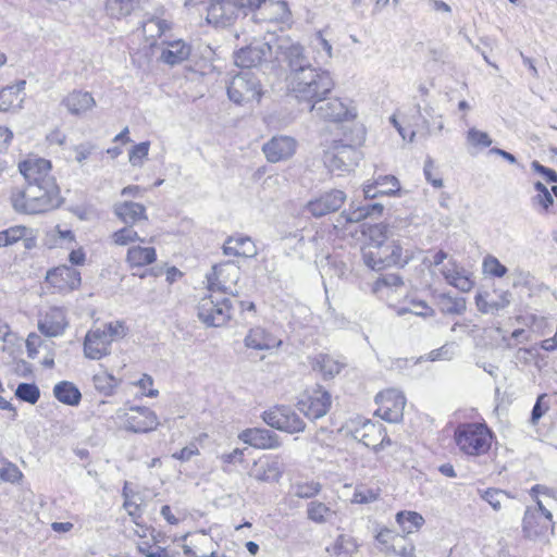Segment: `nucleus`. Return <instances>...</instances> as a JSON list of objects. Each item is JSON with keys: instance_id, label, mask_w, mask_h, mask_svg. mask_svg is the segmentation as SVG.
I'll return each instance as SVG.
<instances>
[{"instance_id": "nucleus-1", "label": "nucleus", "mask_w": 557, "mask_h": 557, "mask_svg": "<svg viewBox=\"0 0 557 557\" xmlns=\"http://www.w3.org/2000/svg\"><path fill=\"white\" fill-rule=\"evenodd\" d=\"M278 51L287 69L286 87L298 101L309 107L314 102H324L335 83L331 73L320 66H313L298 42L281 44Z\"/></svg>"}, {"instance_id": "nucleus-2", "label": "nucleus", "mask_w": 557, "mask_h": 557, "mask_svg": "<svg viewBox=\"0 0 557 557\" xmlns=\"http://www.w3.org/2000/svg\"><path fill=\"white\" fill-rule=\"evenodd\" d=\"M454 440L461 453L480 457L491 449L493 433L483 423H463L456 429Z\"/></svg>"}, {"instance_id": "nucleus-3", "label": "nucleus", "mask_w": 557, "mask_h": 557, "mask_svg": "<svg viewBox=\"0 0 557 557\" xmlns=\"http://www.w3.org/2000/svg\"><path fill=\"white\" fill-rule=\"evenodd\" d=\"M412 258L413 252L394 239L377 249H362L364 264L374 271L392 265L405 267Z\"/></svg>"}, {"instance_id": "nucleus-4", "label": "nucleus", "mask_w": 557, "mask_h": 557, "mask_svg": "<svg viewBox=\"0 0 557 557\" xmlns=\"http://www.w3.org/2000/svg\"><path fill=\"white\" fill-rule=\"evenodd\" d=\"M554 530L553 515L540 499L536 500V507L527 508L522 521L524 537L546 543L549 534H554Z\"/></svg>"}, {"instance_id": "nucleus-5", "label": "nucleus", "mask_w": 557, "mask_h": 557, "mask_svg": "<svg viewBox=\"0 0 557 557\" xmlns=\"http://www.w3.org/2000/svg\"><path fill=\"white\" fill-rule=\"evenodd\" d=\"M197 309L199 320L208 327H221L232 318L231 300L221 294L202 297Z\"/></svg>"}, {"instance_id": "nucleus-6", "label": "nucleus", "mask_w": 557, "mask_h": 557, "mask_svg": "<svg viewBox=\"0 0 557 557\" xmlns=\"http://www.w3.org/2000/svg\"><path fill=\"white\" fill-rule=\"evenodd\" d=\"M227 95L237 104L259 100L262 95L260 81L251 71H242L231 79Z\"/></svg>"}, {"instance_id": "nucleus-7", "label": "nucleus", "mask_w": 557, "mask_h": 557, "mask_svg": "<svg viewBox=\"0 0 557 557\" xmlns=\"http://www.w3.org/2000/svg\"><path fill=\"white\" fill-rule=\"evenodd\" d=\"M262 420L269 426L289 434L304 432L306 423L296 411L288 406H274L265 410Z\"/></svg>"}, {"instance_id": "nucleus-8", "label": "nucleus", "mask_w": 557, "mask_h": 557, "mask_svg": "<svg viewBox=\"0 0 557 557\" xmlns=\"http://www.w3.org/2000/svg\"><path fill=\"white\" fill-rule=\"evenodd\" d=\"M239 276L240 270L233 262L213 265L211 272L206 276L208 290L211 293L235 295L237 293L236 284Z\"/></svg>"}, {"instance_id": "nucleus-9", "label": "nucleus", "mask_w": 557, "mask_h": 557, "mask_svg": "<svg viewBox=\"0 0 557 557\" xmlns=\"http://www.w3.org/2000/svg\"><path fill=\"white\" fill-rule=\"evenodd\" d=\"M125 430L134 433H148L156 430L159 419L154 411L147 407H131L116 412Z\"/></svg>"}, {"instance_id": "nucleus-10", "label": "nucleus", "mask_w": 557, "mask_h": 557, "mask_svg": "<svg viewBox=\"0 0 557 557\" xmlns=\"http://www.w3.org/2000/svg\"><path fill=\"white\" fill-rule=\"evenodd\" d=\"M361 158L362 153L355 146L335 141L325 153L324 163L331 172H349Z\"/></svg>"}, {"instance_id": "nucleus-11", "label": "nucleus", "mask_w": 557, "mask_h": 557, "mask_svg": "<svg viewBox=\"0 0 557 557\" xmlns=\"http://www.w3.org/2000/svg\"><path fill=\"white\" fill-rule=\"evenodd\" d=\"M379 405V414L388 422H399L403 419L406 398L404 394L395 388L379 393L375 397Z\"/></svg>"}, {"instance_id": "nucleus-12", "label": "nucleus", "mask_w": 557, "mask_h": 557, "mask_svg": "<svg viewBox=\"0 0 557 557\" xmlns=\"http://www.w3.org/2000/svg\"><path fill=\"white\" fill-rule=\"evenodd\" d=\"M20 171L27 184L58 186L51 175V162L42 158H29L20 163Z\"/></svg>"}, {"instance_id": "nucleus-13", "label": "nucleus", "mask_w": 557, "mask_h": 557, "mask_svg": "<svg viewBox=\"0 0 557 557\" xmlns=\"http://www.w3.org/2000/svg\"><path fill=\"white\" fill-rule=\"evenodd\" d=\"M351 434L355 440L372 448L374 451H379V449L391 444V440L386 435L384 426L381 423L370 420L363 421Z\"/></svg>"}, {"instance_id": "nucleus-14", "label": "nucleus", "mask_w": 557, "mask_h": 557, "mask_svg": "<svg viewBox=\"0 0 557 557\" xmlns=\"http://www.w3.org/2000/svg\"><path fill=\"white\" fill-rule=\"evenodd\" d=\"M296 149V139L286 135L273 136L262 146V152L271 163H277L290 159L295 154Z\"/></svg>"}, {"instance_id": "nucleus-15", "label": "nucleus", "mask_w": 557, "mask_h": 557, "mask_svg": "<svg viewBox=\"0 0 557 557\" xmlns=\"http://www.w3.org/2000/svg\"><path fill=\"white\" fill-rule=\"evenodd\" d=\"M272 54V48L268 42L256 41L235 52V64L243 69L257 67L267 61Z\"/></svg>"}, {"instance_id": "nucleus-16", "label": "nucleus", "mask_w": 557, "mask_h": 557, "mask_svg": "<svg viewBox=\"0 0 557 557\" xmlns=\"http://www.w3.org/2000/svg\"><path fill=\"white\" fill-rule=\"evenodd\" d=\"M332 399L329 392L317 388L307 398L298 403V409L310 420L324 417L331 408Z\"/></svg>"}, {"instance_id": "nucleus-17", "label": "nucleus", "mask_w": 557, "mask_h": 557, "mask_svg": "<svg viewBox=\"0 0 557 557\" xmlns=\"http://www.w3.org/2000/svg\"><path fill=\"white\" fill-rule=\"evenodd\" d=\"M238 11L233 0H212L207 10V22L218 27L230 26L237 18Z\"/></svg>"}, {"instance_id": "nucleus-18", "label": "nucleus", "mask_w": 557, "mask_h": 557, "mask_svg": "<svg viewBox=\"0 0 557 557\" xmlns=\"http://www.w3.org/2000/svg\"><path fill=\"white\" fill-rule=\"evenodd\" d=\"M46 280L60 293L78 288L82 281L79 271L69 265H61L48 271Z\"/></svg>"}, {"instance_id": "nucleus-19", "label": "nucleus", "mask_w": 557, "mask_h": 557, "mask_svg": "<svg viewBox=\"0 0 557 557\" xmlns=\"http://www.w3.org/2000/svg\"><path fill=\"white\" fill-rule=\"evenodd\" d=\"M244 345L248 349L271 351L281 347L282 339L263 326H255L247 332Z\"/></svg>"}, {"instance_id": "nucleus-20", "label": "nucleus", "mask_w": 557, "mask_h": 557, "mask_svg": "<svg viewBox=\"0 0 557 557\" xmlns=\"http://www.w3.org/2000/svg\"><path fill=\"white\" fill-rule=\"evenodd\" d=\"M346 199V196L344 191L338 189H333L331 191H327L320 197L310 200L306 209L308 212H310L313 216L320 218L325 214H329L331 212H334L338 210L342 205L344 203Z\"/></svg>"}, {"instance_id": "nucleus-21", "label": "nucleus", "mask_w": 557, "mask_h": 557, "mask_svg": "<svg viewBox=\"0 0 557 557\" xmlns=\"http://www.w3.org/2000/svg\"><path fill=\"white\" fill-rule=\"evenodd\" d=\"M238 437L244 443L258 449H275L282 445L280 436L268 429H246Z\"/></svg>"}, {"instance_id": "nucleus-22", "label": "nucleus", "mask_w": 557, "mask_h": 557, "mask_svg": "<svg viewBox=\"0 0 557 557\" xmlns=\"http://www.w3.org/2000/svg\"><path fill=\"white\" fill-rule=\"evenodd\" d=\"M110 334L106 330L97 327L90 330L84 341V352L89 359L98 360L110 352Z\"/></svg>"}, {"instance_id": "nucleus-23", "label": "nucleus", "mask_w": 557, "mask_h": 557, "mask_svg": "<svg viewBox=\"0 0 557 557\" xmlns=\"http://www.w3.org/2000/svg\"><path fill=\"white\" fill-rule=\"evenodd\" d=\"M314 102L309 107L310 112L317 116L329 121H343L352 116L348 106L339 98L327 99L322 104Z\"/></svg>"}, {"instance_id": "nucleus-24", "label": "nucleus", "mask_w": 557, "mask_h": 557, "mask_svg": "<svg viewBox=\"0 0 557 557\" xmlns=\"http://www.w3.org/2000/svg\"><path fill=\"white\" fill-rule=\"evenodd\" d=\"M67 326L64 309L59 307L50 308L39 320L38 330L48 337H57L63 334Z\"/></svg>"}, {"instance_id": "nucleus-25", "label": "nucleus", "mask_w": 557, "mask_h": 557, "mask_svg": "<svg viewBox=\"0 0 557 557\" xmlns=\"http://www.w3.org/2000/svg\"><path fill=\"white\" fill-rule=\"evenodd\" d=\"M283 463L278 457L267 458L253 463L249 475L259 482H277L283 474Z\"/></svg>"}, {"instance_id": "nucleus-26", "label": "nucleus", "mask_w": 557, "mask_h": 557, "mask_svg": "<svg viewBox=\"0 0 557 557\" xmlns=\"http://www.w3.org/2000/svg\"><path fill=\"white\" fill-rule=\"evenodd\" d=\"M445 281L459 289L460 292H470L474 285V282L467 273V271L460 267L455 260H449L441 270Z\"/></svg>"}, {"instance_id": "nucleus-27", "label": "nucleus", "mask_w": 557, "mask_h": 557, "mask_svg": "<svg viewBox=\"0 0 557 557\" xmlns=\"http://www.w3.org/2000/svg\"><path fill=\"white\" fill-rule=\"evenodd\" d=\"M30 193L35 198V208L41 213L52 210L59 205V187L51 185L28 184Z\"/></svg>"}, {"instance_id": "nucleus-28", "label": "nucleus", "mask_w": 557, "mask_h": 557, "mask_svg": "<svg viewBox=\"0 0 557 557\" xmlns=\"http://www.w3.org/2000/svg\"><path fill=\"white\" fill-rule=\"evenodd\" d=\"M113 212L125 225H135L148 220L145 206L134 201L116 202Z\"/></svg>"}, {"instance_id": "nucleus-29", "label": "nucleus", "mask_w": 557, "mask_h": 557, "mask_svg": "<svg viewBox=\"0 0 557 557\" xmlns=\"http://www.w3.org/2000/svg\"><path fill=\"white\" fill-rule=\"evenodd\" d=\"M346 367V362L329 354H319L313 358L312 369L319 371L323 379H333Z\"/></svg>"}, {"instance_id": "nucleus-30", "label": "nucleus", "mask_w": 557, "mask_h": 557, "mask_svg": "<svg viewBox=\"0 0 557 557\" xmlns=\"http://www.w3.org/2000/svg\"><path fill=\"white\" fill-rule=\"evenodd\" d=\"M13 209L18 213L24 214H40V210L35 208V198L33 197L28 184L23 188H15L10 196Z\"/></svg>"}, {"instance_id": "nucleus-31", "label": "nucleus", "mask_w": 557, "mask_h": 557, "mask_svg": "<svg viewBox=\"0 0 557 557\" xmlns=\"http://www.w3.org/2000/svg\"><path fill=\"white\" fill-rule=\"evenodd\" d=\"M223 252L226 256H238L252 258L257 255V248L250 237H230L223 245Z\"/></svg>"}, {"instance_id": "nucleus-32", "label": "nucleus", "mask_w": 557, "mask_h": 557, "mask_svg": "<svg viewBox=\"0 0 557 557\" xmlns=\"http://www.w3.org/2000/svg\"><path fill=\"white\" fill-rule=\"evenodd\" d=\"M64 106L72 114H82L95 107L96 101L90 92L74 90L63 100Z\"/></svg>"}, {"instance_id": "nucleus-33", "label": "nucleus", "mask_w": 557, "mask_h": 557, "mask_svg": "<svg viewBox=\"0 0 557 557\" xmlns=\"http://www.w3.org/2000/svg\"><path fill=\"white\" fill-rule=\"evenodd\" d=\"M399 189V182L395 176L380 177L374 184L366 185L363 194L367 199H373L377 195H393Z\"/></svg>"}, {"instance_id": "nucleus-34", "label": "nucleus", "mask_w": 557, "mask_h": 557, "mask_svg": "<svg viewBox=\"0 0 557 557\" xmlns=\"http://www.w3.org/2000/svg\"><path fill=\"white\" fill-rule=\"evenodd\" d=\"M191 48L183 40H174L168 44L166 49L161 53V60L170 65H175L187 60Z\"/></svg>"}, {"instance_id": "nucleus-35", "label": "nucleus", "mask_w": 557, "mask_h": 557, "mask_svg": "<svg viewBox=\"0 0 557 557\" xmlns=\"http://www.w3.org/2000/svg\"><path fill=\"white\" fill-rule=\"evenodd\" d=\"M157 259L153 247L132 246L126 253V262L131 268H143L153 263Z\"/></svg>"}, {"instance_id": "nucleus-36", "label": "nucleus", "mask_w": 557, "mask_h": 557, "mask_svg": "<svg viewBox=\"0 0 557 557\" xmlns=\"http://www.w3.org/2000/svg\"><path fill=\"white\" fill-rule=\"evenodd\" d=\"M53 396L62 404L77 406L82 399V393L77 386L70 381H61L53 387Z\"/></svg>"}, {"instance_id": "nucleus-37", "label": "nucleus", "mask_w": 557, "mask_h": 557, "mask_svg": "<svg viewBox=\"0 0 557 557\" xmlns=\"http://www.w3.org/2000/svg\"><path fill=\"white\" fill-rule=\"evenodd\" d=\"M396 522L404 533L411 534L419 531L425 520L422 515L417 511L403 510L396 513Z\"/></svg>"}, {"instance_id": "nucleus-38", "label": "nucleus", "mask_w": 557, "mask_h": 557, "mask_svg": "<svg viewBox=\"0 0 557 557\" xmlns=\"http://www.w3.org/2000/svg\"><path fill=\"white\" fill-rule=\"evenodd\" d=\"M139 0H107L106 11L114 18L128 16L138 5Z\"/></svg>"}, {"instance_id": "nucleus-39", "label": "nucleus", "mask_w": 557, "mask_h": 557, "mask_svg": "<svg viewBox=\"0 0 557 557\" xmlns=\"http://www.w3.org/2000/svg\"><path fill=\"white\" fill-rule=\"evenodd\" d=\"M168 27L166 22L159 17H150L141 24L143 35L150 46L154 45L157 38L160 37Z\"/></svg>"}, {"instance_id": "nucleus-40", "label": "nucleus", "mask_w": 557, "mask_h": 557, "mask_svg": "<svg viewBox=\"0 0 557 557\" xmlns=\"http://www.w3.org/2000/svg\"><path fill=\"white\" fill-rule=\"evenodd\" d=\"M383 206L379 202L367 203L359 206L349 212H343L346 215V221L350 223L359 222L368 216H379L382 214Z\"/></svg>"}, {"instance_id": "nucleus-41", "label": "nucleus", "mask_w": 557, "mask_h": 557, "mask_svg": "<svg viewBox=\"0 0 557 557\" xmlns=\"http://www.w3.org/2000/svg\"><path fill=\"white\" fill-rule=\"evenodd\" d=\"M475 304L480 312L482 313H495L499 310L505 309L509 306L510 299L509 294L504 292L498 300L488 301L483 295H478L475 297Z\"/></svg>"}, {"instance_id": "nucleus-42", "label": "nucleus", "mask_w": 557, "mask_h": 557, "mask_svg": "<svg viewBox=\"0 0 557 557\" xmlns=\"http://www.w3.org/2000/svg\"><path fill=\"white\" fill-rule=\"evenodd\" d=\"M358 549L356 540L346 534H341L333 546L335 557H352Z\"/></svg>"}, {"instance_id": "nucleus-43", "label": "nucleus", "mask_w": 557, "mask_h": 557, "mask_svg": "<svg viewBox=\"0 0 557 557\" xmlns=\"http://www.w3.org/2000/svg\"><path fill=\"white\" fill-rule=\"evenodd\" d=\"M333 515L329 506L321 502H310L307 506V517L315 523H324Z\"/></svg>"}, {"instance_id": "nucleus-44", "label": "nucleus", "mask_w": 557, "mask_h": 557, "mask_svg": "<svg viewBox=\"0 0 557 557\" xmlns=\"http://www.w3.org/2000/svg\"><path fill=\"white\" fill-rule=\"evenodd\" d=\"M440 309L443 313L461 314L466 310V300L462 297L440 296Z\"/></svg>"}, {"instance_id": "nucleus-45", "label": "nucleus", "mask_w": 557, "mask_h": 557, "mask_svg": "<svg viewBox=\"0 0 557 557\" xmlns=\"http://www.w3.org/2000/svg\"><path fill=\"white\" fill-rule=\"evenodd\" d=\"M478 493L494 510H500L503 503L509 499V495L499 488L478 490Z\"/></svg>"}, {"instance_id": "nucleus-46", "label": "nucleus", "mask_w": 557, "mask_h": 557, "mask_svg": "<svg viewBox=\"0 0 557 557\" xmlns=\"http://www.w3.org/2000/svg\"><path fill=\"white\" fill-rule=\"evenodd\" d=\"M387 226L383 224H375L368 228V236L370 244L364 249H377L379 246H385L388 240Z\"/></svg>"}, {"instance_id": "nucleus-47", "label": "nucleus", "mask_w": 557, "mask_h": 557, "mask_svg": "<svg viewBox=\"0 0 557 557\" xmlns=\"http://www.w3.org/2000/svg\"><path fill=\"white\" fill-rule=\"evenodd\" d=\"M112 240L117 246H126L137 240L145 243V239L139 237L138 233L133 228V225H125L115 231L112 234Z\"/></svg>"}, {"instance_id": "nucleus-48", "label": "nucleus", "mask_w": 557, "mask_h": 557, "mask_svg": "<svg viewBox=\"0 0 557 557\" xmlns=\"http://www.w3.org/2000/svg\"><path fill=\"white\" fill-rule=\"evenodd\" d=\"M15 396L22 401L34 405L40 397V391L34 383H20L15 389Z\"/></svg>"}, {"instance_id": "nucleus-49", "label": "nucleus", "mask_w": 557, "mask_h": 557, "mask_svg": "<svg viewBox=\"0 0 557 557\" xmlns=\"http://www.w3.org/2000/svg\"><path fill=\"white\" fill-rule=\"evenodd\" d=\"M27 234V227L16 225L0 232V247H8L16 244Z\"/></svg>"}, {"instance_id": "nucleus-50", "label": "nucleus", "mask_w": 557, "mask_h": 557, "mask_svg": "<svg viewBox=\"0 0 557 557\" xmlns=\"http://www.w3.org/2000/svg\"><path fill=\"white\" fill-rule=\"evenodd\" d=\"M94 383L97 389L110 395L119 386L120 381L112 374L101 373L94 376Z\"/></svg>"}, {"instance_id": "nucleus-51", "label": "nucleus", "mask_w": 557, "mask_h": 557, "mask_svg": "<svg viewBox=\"0 0 557 557\" xmlns=\"http://www.w3.org/2000/svg\"><path fill=\"white\" fill-rule=\"evenodd\" d=\"M467 143L474 148H486L493 143L492 138L486 132L479 131L474 127L467 132Z\"/></svg>"}, {"instance_id": "nucleus-52", "label": "nucleus", "mask_w": 557, "mask_h": 557, "mask_svg": "<svg viewBox=\"0 0 557 557\" xmlns=\"http://www.w3.org/2000/svg\"><path fill=\"white\" fill-rule=\"evenodd\" d=\"M483 272L494 277H503L508 272L507 268L494 256H487L483 260Z\"/></svg>"}, {"instance_id": "nucleus-53", "label": "nucleus", "mask_w": 557, "mask_h": 557, "mask_svg": "<svg viewBox=\"0 0 557 557\" xmlns=\"http://www.w3.org/2000/svg\"><path fill=\"white\" fill-rule=\"evenodd\" d=\"M380 497V491L363 485L357 486L351 502L355 504H370Z\"/></svg>"}, {"instance_id": "nucleus-54", "label": "nucleus", "mask_w": 557, "mask_h": 557, "mask_svg": "<svg viewBox=\"0 0 557 557\" xmlns=\"http://www.w3.org/2000/svg\"><path fill=\"white\" fill-rule=\"evenodd\" d=\"M150 148L149 141H143L135 145L128 153V160L133 166H141L144 160L148 157Z\"/></svg>"}, {"instance_id": "nucleus-55", "label": "nucleus", "mask_w": 557, "mask_h": 557, "mask_svg": "<svg viewBox=\"0 0 557 557\" xmlns=\"http://www.w3.org/2000/svg\"><path fill=\"white\" fill-rule=\"evenodd\" d=\"M412 313L419 317H432L434 310L425 301H411L408 307L398 310V314Z\"/></svg>"}, {"instance_id": "nucleus-56", "label": "nucleus", "mask_w": 557, "mask_h": 557, "mask_svg": "<svg viewBox=\"0 0 557 557\" xmlns=\"http://www.w3.org/2000/svg\"><path fill=\"white\" fill-rule=\"evenodd\" d=\"M23 474L20 469L7 459L0 465L1 480L10 483H16L22 479Z\"/></svg>"}, {"instance_id": "nucleus-57", "label": "nucleus", "mask_w": 557, "mask_h": 557, "mask_svg": "<svg viewBox=\"0 0 557 557\" xmlns=\"http://www.w3.org/2000/svg\"><path fill=\"white\" fill-rule=\"evenodd\" d=\"M15 102H22V98L16 95L14 88L4 87L0 90V111H9Z\"/></svg>"}, {"instance_id": "nucleus-58", "label": "nucleus", "mask_w": 557, "mask_h": 557, "mask_svg": "<svg viewBox=\"0 0 557 557\" xmlns=\"http://www.w3.org/2000/svg\"><path fill=\"white\" fill-rule=\"evenodd\" d=\"M321 485L318 482L297 483L294 485V494L298 498H311L319 494Z\"/></svg>"}, {"instance_id": "nucleus-59", "label": "nucleus", "mask_w": 557, "mask_h": 557, "mask_svg": "<svg viewBox=\"0 0 557 557\" xmlns=\"http://www.w3.org/2000/svg\"><path fill=\"white\" fill-rule=\"evenodd\" d=\"M376 541L384 546V552L386 553V547L391 546L394 543H400L405 541V536L394 533L389 529H382L375 536Z\"/></svg>"}, {"instance_id": "nucleus-60", "label": "nucleus", "mask_w": 557, "mask_h": 557, "mask_svg": "<svg viewBox=\"0 0 557 557\" xmlns=\"http://www.w3.org/2000/svg\"><path fill=\"white\" fill-rule=\"evenodd\" d=\"M387 554L398 555L400 557H414V546L411 543H406V540L400 543L391 544L386 547Z\"/></svg>"}, {"instance_id": "nucleus-61", "label": "nucleus", "mask_w": 557, "mask_h": 557, "mask_svg": "<svg viewBox=\"0 0 557 557\" xmlns=\"http://www.w3.org/2000/svg\"><path fill=\"white\" fill-rule=\"evenodd\" d=\"M454 355H455L454 344H445L442 347L430 351L428 359L430 361L450 360V359H453Z\"/></svg>"}, {"instance_id": "nucleus-62", "label": "nucleus", "mask_w": 557, "mask_h": 557, "mask_svg": "<svg viewBox=\"0 0 557 557\" xmlns=\"http://www.w3.org/2000/svg\"><path fill=\"white\" fill-rule=\"evenodd\" d=\"M95 146L89 143L79 144L73 147V151L75 152V161L83 165L84 162L89 158V156L94 152Z\"/></svg>"}, {"instance_id": "nucleus-63", "label": "nucleus", "mask_w": 557, "mask_h": 557, "mask_svg": "<svg viewBox=\"0 0 557 557\" xmlns=\"http://www.w3.org/2000/svg\"><path fill=\"white\" fill-rule=\"evenodd\" d=\"M138 550L146 557H169V553L165 548L152 546L146 542L138 545Z\"/></svg>"}, {"instance_id": "nucleus-64", "label": "nucleus", "mask_w": 557, "mask_h": 557, "mask_svg": "<svg viewBox=\"0 0 557 557\" xmlns=\"http://www.w3.org/2000/svg\"><path fill=\"white\" fill-rule=\"evenodd\" d=\"M312 46L319 53L323 50L327 59L332 58V45L323 37L321 32L314 35Z\"/></svg>"}]
</instances>
